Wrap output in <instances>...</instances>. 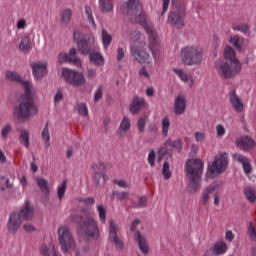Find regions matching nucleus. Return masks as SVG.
<instances>
[{"label": "nucleus", "mask_w": 256, "mask_h": 256, "mask_svg": "<svg viewBox=\"0 0 256 256\" xmlns=\"http://www.w3.org/2000/svg\"><path fill=\"white\" fill-rule=\"evenodd\" d=\"M85 15L87 16V19L91 25L95 28V18H93V8L91 6H85Z\"/></svg>", "instance_id": "43"}, {"label": "nucleus", "mask_w": 256, "mask_h": 256, "mask_svg": "<svg viewBox=\"0 0 256 256\" xmlns=\"http://www.w3.org/2000/svg\"><path fill=\"white\" fill-rule=\"evenodd\" d=\"M58 243L63 253H69L71 249H75V240L69 227L61 226L58 228Z\"/></svg>", "instance_id": "9"}, {"label": "nucleus", "mask_w": 256, "mask_h": 256, "mask_svg": "<svg viewBox=\"0 0 256 256\" xmlns=\"http://www.w3.org/2000/svg\"><path fill=\"white\" fill-rule=\"evenodd\" d=\"M135 239L141 253H143V255H147L149 253V244L147 243L145 237L141 236V233L136 232Z\"/></svg>", "instance_id": "25"}, {"label": "nucleus", "mask_w": 256, "mask_h": 256, "mask_svg": "<svg viewBox=\"0 0 256 256\" xmlns=\"http://www.w3.org/2000/svg\"><path fill=\"white\" fill-rule=\"evenodd\" d=\"M225 239H226V241H229L230 243H231V241H233V239H235V235L233 234V232L231 230L226 231Z\"/></svg>", "instance_id": "62"}, {"label": "nucleus", "mask_w": 256, "mask_h": 256, "mask_svg": "<svg viewBox=\"0 0 256 256\" xmlns=\"http://www.w3.org/2000/svg\"><path fill=\"white\" fill-rule=\"evenodd\" d=\"M171 0H162V15L163 13H167V10L169 9V3Z\"/></svg>", "instance_id": "61"}, {"label": "nucleus", "mask_w": 256, "mask_h": 256, "mask_svg": "<svg viewBox=\"0 0 256 256\" xmlns=\"http://www.w3.org/2000/svg\"><path fill=\"white\" fill-rule=\"evenodd\" d=\"M233 31H240V33H244V35H249V25L248 24H238L235 23L232 25Z\"/></svg>", "instance_id": "39"}, {"label": "nucleus", "mask_w": 256, "mask_h": 256, "mask_svg": "<svg viewBox=\"0 0 256 256\" xmlns=\"http://www.w3.org/2000/svg\"><path fill=\"white\" fill-rule=\"evenodd\" d=\"M145 123H147V118L145 117L140 118L138 121V129L141 133L145 131Z\"/></svg>", "instance_id": "55"}, {"label": "nucleus", "mask_w": 256, "mask_h": 256, "mask_svg": "<svg viewBox=\"0 0 256 256\" xmlns=\"http://www.w3.org/2000/svg\"><path fill=\"white\" fill-rule=\"evenodd\" d=\"M7 81H12L13 83H21L22 87L25 89V94L20 97V105L15 108L14 115L19 121H27L31 117L37 115V106L33 102V84L31 81H23V78L19 73L15 71H7L5 74Z\"/></svg>", "instance_id": "2"}, {"label": "nucleus", "mask_w": 256, "mask_h": 256, "mask_svg": "<svg viewBox=\"0 0 256 256\" xmlns=\"http://www.w3.org/2000/svg\"><path fill=\"white\" fill-rule=\"evenodd\" d=\"M155 158H156L155 150L151 149L148 153V163L149 165H151V167H155Z\"/></svg>", "instance_id": "51"}, {"label": "nucleus", "mask_w": 256, "mask_h": 256, "mask_svg": "<svg viewBox=\"0 0 256 256\" xmlns=\"http://www.w3.org/2000/svg\"><path fill=\"white\" fill-rule=\"evenodd\" d=\"M130 129H131V122L127 119V117H124L120 123V126L116 132V135H118V137H125V135H127V131H129Z\"/></svg>", "instance_id": "28"}, {"label": "nucleus", "mask_w": 256, "mask_h": 256, "mask_svg": "<svg viewBox=\"0 0 256 256\" xmlns=\"http://www.w3.org/2000/svg\"><path fill=\"white\" fill-rule=\"evenodd\" d=\"M77 51L75 48L70 49L69 54L60 53L58 55L59 63H73L75 67H81V59L77 58Z\"/></svg>", "instance_id": "14"}, {"label": "nucleus", "mask_w": 256, "mask_h": 256, "mask_svg": "<svg viewBox=\"0 0 256 256\" xmlns=\"http://www.w3.org/2000/svg\"><path fill=\"white\" fill-rule=\"evenodd\" d=\"M109 239L115 243L117 249H123V241L117 238V225L114 221L110 222Z\"/></svg>", "instance_id": "22"}, {"label": "nucleus", "mask_w": 256, "mask_h": 256, "mask_svg": "<svg viewBox=\"0 0 256 256\" xmlns=\"http://www.w3.org/2000/svg\"><path fill=\"white\" fill-rule=\"evenodd\" d=\"M89 61L96 67H103L105 65V58L99 52H91L89 54Z\"/></svg>", "instance_id": "27"}, {"label": "nucleus", "mask_w": 256, "mask_h": 256, "mask_svg": "<svg viewBox=\"0 0 256 256\" xmlns=\"http://www.w3.org/2000/svg\"><path fill=\"white\" fill-rule=\"evenodd\" d=\"M42 139L44 141V145L46 149H49L51 147V135L49 134V124L46 123L43 131H42Z\"/></svg>", "instance_id": "36"}, {"label": "nucleus", "mask_w": 256, "mask_h": 256, "mask_svg": "<svg viewBox=\"0 0 256 256\" xmlns=\"http://www.w3.org/2000/svg\"><path fill=\"white\" fill-rule=\"evenodd\" d=\"M180 59L188 67L201 65L203 63V48L199 45L185 46L180 51Z\"/></svg>", "instance_id": "5"}, {"label": "nucleus", "mask_w": 256, "mask_h": 256, "mask_svg": "<svg viewBox=\"0 0 256 256\" xmlns=\"http://www.w3.org/2000/svg\"><path fill=\"white\" fill-rule=\"evenodd\" d=\"M120 9L123 15L131 16L130 19L132 23H138L146 29V33L149 37L150 51H152L154 59H157V53H159L160 49L159 40H157V32H155L153 26L149 23V19H147V15L143 11L141 2H139V0H128L123 3Z\"/></svg>", "instance_id": "1"}, {"label": "nucleus", "mask_w": 256, "mask_h": 256, "mask_svg": "<svg viewBox=\"0 0 256 256\" xmlns=\"http://www.w3.org/2000/svg\"><path fill=\"white\" fill-rule=\"evenodd\" d=\"M227 133V130L225 129V126L223 124L216 125V135L217 137H223Z\"/></svg>", "instance_id": "50"}, {"label": "nucleus", "mask_w": 256, "mask_h": 256, "mask_svg": "<svg viewBox=\"0 0 256 256\" xmlns=\"http://www.w3.org/2000/svg\"><path fill=\"white\" fill-rule=\"evenodd\" d=\"M33 77L36 81H41L43 77H46L49 64L46 61L34 62L31 64Z\"/></svg>", "instance_id": "12"}, {"label": "nucleus", "mask_w": 256, "mask_h": 256, "mask_svg": "<svg viewBox=\"0 0 256 256\" xmlns=\"http://www.w3.org/2000/svg\"><path fill=\"white\" fill-rule=\"evenodd\" d=\"M173 149H175L176 151H181V149H183V142H181V140H167L163 147L159 149L158 151V155L160 157V159L162 157H165V155H167V153H169V151H173Z\"/></svg>", "instance_id": "13"}, {"label": "nucleus", "mask_w": 256, "mask_h": 256, "mask_svg": "<svg viewBox=\"0 0 256 256\" xmlns=\"http://www.w3.org/2000/svg\"><path fill=\"white\" fill-rule=\"evenodd\" d=\"M18 49L23 53H27V51H31V49H33V42H31V38L28 35H24L21 38Z\"/></svg>", "instance_id": "26"}, {"label": "nucleus", "mask_w": 256, "mask_h": 256, "mask_svg": "<svg viewBox=\"0 0 256 256\" xmlns=\"http://www.w3.org/2000/svg\"><path fill=\"white\" fill-rule=\"evenodd\" d=\"M40 252L43 256H61L59 253H57V250H55V245L53 244H43L40 247Z\"/></svg>", "instance_id": "30"}, {"label": "nucleus", "mask_w": 256, "mask_h": 256, "mask_svg": "<svg viewBox=\"0 0 256 256\" xmlns=\"http://www.w3.org/2000/svg\"><path fill=\"white\" fill-rule=\"evenodd\" d=\"M185 171L190 177V185L194 191L201 188V175H203V161L201 159H190L186 162Z\"/></svg>", "instance_id": "6"}, {"label": "nucleus", "mask_w": 256, "mask_h": 256, "mask_svg": "<svg viewBox=\"0 0 256 256\" xmlns=\"http://www.w3.org/2000/svg\"><path fill=\"white\" fill-rule=\"evenodd\" d=\"M71 15H73V12L69 8L63 9L60 12V21L62 25H69V21H71Z\"/></svg>", "instance_id": "34"}, {"label": "nucleus", "mask_w": 256, "mask_h": 256, "mask_svg": "<svg viewBox=\"0 0 256 256\" xmlns=\"http://www.w3.org/2000/svg\"><path fill=\"white\" fill-rule=\"evenodd\" d=\"M233 160L242 165L243 171L246 175H251L253 167H251V160L243 154H233Z\"/></svg>", "instance_id": "19"}, {"label": "nucleus", "mask_w": 256, "mask_h": 256, "mask_svg": "<svg viewBox=\"0 0 256 256\" xmlns=\"http://www.w3.org/2000/svg\"><path fill=\"white\" fill-rule=\"evenodd\" d=\"M101 97H103V87H99L95 94H94V100L95 101H99L101 99Z\"/></svg>", "instance_id": "57"}, {"label": "nucleus", "mask_w": 256, "mask_h": 256, "mask_svg": "<svg viewBox=\"0 0 256 256\" xmlns=\"http://www.w3.org/2000/svg\"><path fill=\"white\" fill-rule=\"evenodd\" d=\"M230 43L237 49V51H241V38L238 35H234L230 38Z\"/></svg>", "instance_id": "45"}, {"label": "nucleus", "mask_w": 256, "mask_h": 256, "mask_svg": "<svg viewBox=\"0 0 256 256\" xmlns=\"http://www.w3.org/2000/svg\"><path fill=\"white\" fill-rule=\"evenodd\" d=\"M248 235L252 241H256V225L251 223L248 227Z\"/></svg>", "instance_id": "48"}, {"label": "nucleus", "mask_w": 256, "mask_h": 256, "mask_svg": "<svg viewBox=\"0 0 256 256\" xmlns=\"http://www.w3.org/2000/svg\"><path fill=\"white\" fill-rule=\"evenodd\" d=\"M11 131H13V127H11L10 124H6L1 131V136L3 139H6L7 135H9Z\"/></svg>", "instance_id": "53"}, {"label": "nucleus", "mask_w": 256, "mask_h": 256, "mask_svg": "<svg viewBox=\"0 0 256 256\" xmlns=\"http://www.w3.org/2000/svg\"><path fill=\"white\" fill-rule=\"evenodd\" d=\"M114 183H116L118 187H123L124 189L129 188V183H127L125 180H116Z\"/></svg>", "instance_id": "59"}, {"label": "nucleus", "mask_w": 256, "mask_h": 256, "mask_svg": "<svg viewBox=\"0 0 256 256\" xmlns=\"http://www.w3.org/2000/svg\"><path fill=\"white\" fill-rule=\"evenodd\" d=\"M245 196L247 197L248 201H250V203H255L256 201V193H255V189L251 188V187H246L244 190Z\"/></svg>", "instance_id": "41"}, {"label": "nucleus", "mask_w": 256, "mask_h": 256, "mask_svg": "<svg viewBox=\"0 0 256 256\" xmlns=\"http://www.w3.org/2000/svg\"><path fill=\"white\" fill-rule=\"evenodd\" d=\"M111 41H113V37L111 34L107 33V30L102 29V42L104 49H108L109 45H111Z\"/></svg>", "instance_id": "37"}, {"label": "nucleus", "mask_w": 256, "mask_h": 256, "mask_svg": "<svg viewBox=\"0 0 256 256\" xmlns=\"http://www.w3.org/2000/svg\"><path fill=\"white\" fill-rule=\"evenodd\" d=\"M147 205V198L146 197H140L138 199V203L135 205V207H145Z\"/></svg>", "instance_id": "60"}, {"label": "nucleus", "mask_w": 256, "mask_h": 256, "mask_svg": "<svg viewBox=\"0 0 256 256\" xmlns=\"http://www.w3.org/2000/svg\"><path fill=\"white\" fill-rule=\"evenodd\" d=\"M80 231L85 233L88 239H97L99 237V227H97V222L91 215H86L84 221L80 223Z\"/></svg>", "instance_id": "11"}, {"label": "nucleus", "mask_w": 256, "mask_h": 256, "mask_svg": "<svg viewBox=\"0 0 256 256\" xmlns=\"http://www.w3.org/2000/svg\"><path fill=\"white\" fill-rule=\"evenodd\" d=\"M145 107V99L144 98H139V97H134L131 105H130V111L131 113H139L141 109Z\"/></svg>", "instance_id": "29"}, {"label": "nucleus", "mask_w": 256, "mask_h": 256, "mask_svg": "<svg viewBox=\"0 0 256 256\" xmlns=\"http://www.w3.org/2000/svg\"><path fill=\"white\" fill-rule=\"evenodd\" d=\"M97 211H98V215H99V219H100L101 223H105L106 217H107V209L104 208L103 205H98Z\"/></svg>", "instance_id": "44"}, {"label": "nucleus", "mask_w": 256, "mask_h": 256, "mask_svg": "<svg viewBox=\"0 0 256 256\" xmlns=\"http://www.w3.org/2000/svg\"><path fill=\"white\" fill-rule=\"evenodd\" d=\"M36 183L39 189L42 191V193L49 195L51 189L49 188V182L46 179L39 177L36 179Z\"/></svg>", "instance_id": "33"}, {"label": "nucleus", "mask_w": 256, "mask_h": 256, "mask_svg": "<svg viewBox=\"0 0 256 256\" xmlns=\"http://www.w3.org/2000/svg\"><path fill=\"white\" fill-rule=\"evenodd\" d=\"M78 49L83 55L89 54V51H91V44H89L87 41H79L78 42Z\"/></svg>", "instance_id": "38"}, {"label": "nucleus", "mask_w": 256, "mask_h": 256, "mask_svg": "<svg viewBox=\"0 0 256 256\" xmlns=\"http://www.w3.org/2000/svg\"><path fill=\"white\" fill-rule=\"evenodd\" d=\"M5 187H9V179L5 177H0V189L1 191H5Z\"/></svg>", "instance_id": "56"}, {"label": "nucleus", "mask_w": 256, "mask_h": 256, "mask_svg": "<svg viewBox=\"0 0 256 256\" xmlns=\"http://www.w3.org/2000/svg\"><path fill=\"white\" fill-rule=\"evenodd\" d=\"M77 111L79 115H82V117H87L89 113V110L87 109V105L83 103L77 105Z\"/></svg>", "instance_id": "46"}, {"label": "nucleus", "mask_w": 256, "mask_h": 256, "mask_svg": "<svg viewBox=\"0 0 256 256\" xmlns=\"http://www.w3.org/2000/svg\"><path fill=\"white\" fill-rule=\"evenodd\" d=\"M139 75L140 77H144V79H149L150 75H149V71L147 70L146 67H142L139 71Z\"/></svg>", "instance_id": "58"}, {"label": "nucleus", "mask_w": 256, "mask_h": 256, "mask_svg": "<svg viewBox=\"0 0 256 256\" xmlns=\"http://www.w3.org/2000/svg\"><path fill=\"white\" fill-rule=\"evenodd\" d=\"M16 27H17L18 30L25 29V27H27V20H25L24 18L19 19L16 22Z\"/></svg>", "instance_id": "54"}, {"label": "nucleus", "mask_w": 256, "mask_h": 256, "mask_svg": "<svg viewBox=\"0 0 256 256\" xmlns=\"http://www.w3.org/2000/svg\"><path fill=\"white\" fill-rule=\"evenodd\" d=\"M224 57L227 59V61H230V63H235L237 60V57L235 56V50L231 48V46H226L224 49Z\"/></svg>", "instance_id": "35"}, {"label": "nucleus", "mask_w": 256, "mask_h": 256, "mask_svg": "<svg viewBox=\"0 0 256 256\" xmlns=\"http://www.w3.org/2000/svg\"><path fill=\"white\" fill-rule=\"evenodd\" d=\"M65 191H67V180H64L61 185L57 188V195L59 201H63V197H65Z\"/></svg>", "instance_id": "42"}, {"label": "nucleus", "mask_w": 256, "mask_h": 256, "mask_svg": "<svg viewBox=\"0 0 256 256\" xmlns=\"http://www.w3.org/2000/svg\"><path fill=\"white\" fill-rule=\"evenodd\" d=\"M241 62L235 61L230 63H225L223 61L216 62V71L222 79H232V77H237L238 73H241Z\"/></svg>", "instance_id": "8"}, {"label": "nucleus", "mask_w": 256, "mask_h": 256, "mask_svg": "<svg viewBox=\"0 0 256 256\" xmlns=\"http://www.w3.org/2000/svg\"><path fill=\"white\" fill-rule=\"evenodd\" d=\"M92 169L94 171V181L99 183V179H103L105 182V175H103V172L105 171V164L101 162L94 163L92 165Z\"/></svg>", "instance_id": "24"}, {"label": "nucleus", "mask_w": 256, "mask_h": 256, "mask_svg": "<svg viewBox=\"0 0 256 256\" xmlns=\"http://www.w3.org/2000/svg\"><path fill=\"white\" fill-rule=\"evenodd\" d=\"M61 77L68 83L69 85H73V87H81L85 85V75L83 72H79L77 70L62 68Z\"/></svg>", "instance_id": "10"}, {"label": "nucleus", "mask_w": 256, "mask_h": 256, "mask_svg": "<svg viewBox=\"0 0 256 256\" xmlns=\"http://www.w3.org/2000/svg\"><path fill=\"white\" fill-rule=\"evenodd\" d=\"M168 23L174 26L176 29H183L185 27V21L183 20V14L170 12L168 16Z\"/></svg>", "instance_id": "21"}, {"label": "nucleus", "mask_w": 256, "mask_h": 256, "mask_svg": "<svg viewBox=\"0 0 256 256\" xmlns=\"http://www.w3.org/2000/svg\"><path fill=\"white\" fill-rule=\"evenodd\" d=\"M227 167H229V154L220 152L214 157L213 162L208 165L206 177L208 179L219 177L221 173H225V171H227Z\"/></svg>", "instance_id": "7"}, {"label": "nucleus", "mask_w": 256, "mask_h": 256, "mask_svg": "<svg viewBox=\"0 0 256 256\" xmlns=\"http://www.w3.org/2000/svg\"><path fill=\"white\" fill-rule=\"evenodd\" d=\"M169 127H171V120L168 116H165L162 119V134L164 135V137H167V135H169Z\"/></svg>", "instance_id": "40"}, {"label": "nucleus", "mask_w": 256, "mask_h": 256, "mask_svg": "<svg viewBox=\"0 0 256 256\" xmlns=\"http://www.w3.org/2000/svg\"><path fill=\"white\" fill-rule=\"evenodd\" d=\"M63 92L61 90H58L56 94L54 95V105L57 107L59 103L63 101Z\"/></svg>", "instance_id": "49"}, {"label": "nucleus", "mask_w": 256, "mask_h": 256, "mask_svg": "<svg viewBox=\"0 0 256 256\" xmlns=\"http://www.w3.org/2000/svg\"><path fill=\"white\" fill-rule=\"evenodd\" d=\"M227 243L223 242V241H218L216 242L211 248H210V253L212 255H225V253H227Z\"/></svg>", "instance_id": "23"}, {"label": "nucleus", "mask_w": 256, "mask_h": 256, "mask_svg": "<svg viewBox=\"0 0 256 256\" xmlns=\"http://www.w3.org/2000/svg\"><path fill=\"white\" fill-rule=\"evenodd\" d=\"M29 219H33V206L26 201L20 212L10 214L7 223L8 232L17 233L19 227H21L22 220L29 221Z\"/></svg>", "instance_id": "4"}, {"label": "nucleus", "mask_w": 256, "mask_h": 256, "mask_svg": "<svg viewBox=\"0 0 256 256\" xmlns=\"http://www.w3.org/2000/svg\"><path fill=\"white\" fill-rule=\"evenodd\" d=\"M98 7L102 13H111L113 11V1L99 0Z\"/></svg>", "instance_id": "31"}, {"label": "nucleus", "mask_w": 256, "mask_h": 256, "mask_svg": "<svg viewBox=\"0 0 256 256\" xmlns=\"http://www.w3.org/2000/svg\"><path fill=\"white\" fill-rule=\"evenodd\" d=\"M187 110V95L178 94L174 99V113L175 115H183Z\"/></svg>", "instance_id": "15"}, {"label": "nucleus", "mask_w": 256, "mask_h": 256, "mask_svg": "<svg viewBox=\"0 0 256 256\" xmlns=\"http://www.w3.org/2000/svg\"><path fill=\"white\" fill-rule=\"evenodd\" d=\"M117 199L123 201L124 199H129V193L127 192H120L117 194Z\"/></svg>", "instance_id": "64"}, {"label": "nucleus", "mask_w": 256, "mask_h": 256, "mask_svg": "<svg viewBox=\"0 0 256 256\" xmlns=\"http://www.w3.org/2000/svg\"><path fill=\"white\" fill-rule=\"evenodd\" d=\"M221 189V183L214 182L210 186H208L202 193L200 202L202 205H207L209 200L211 199V195L215 193V191Z\"/></svg>", "instance_id": "17"}, {"label": "nucleus", "mask_w": 256, "mask_h": 256, "mask_svg": "<svg viewBox=\"0 0 256 256\" xmlns=\"http://www.w3.org/2000/svg\"><path fill=\"white\" fill-rule=\"evenodd\" d=\"M194 138L196 143H203V141H205V134L204 132L197 131L194 133Z\"/></svg>", "instance_id": "52"}, {"label": "nucleus", "mask_w": 256, "mask_h": 256, "mask_svg": "<svg viewBox=\"0 0 256 256\" xmlns=\"http://www.w3.org/2000/svg\"><path fill=\"white\" fill-rule=\"evenodd\" d=\"M29 137H30L29 130H27V129L20 130L18 141H19V143H21V145L26 147V149L29 148Z\"/></svg>", "instance_id": "32"}, {"label": "nucleus", "mask_w": 256, "mask_h": 256, "mask_svg": "<svg viewBox=\"0 0 256 256\" xmlns=\"http://www.w3.org/2000/svg\"><path fill=\"white\" fill-rule=\"evenodd\" d=\"M162 174L164 175V179H171V170L169 169V163L164 162L162 168Z\"/></svg>", "instance_id": "47"}, {"label": "nucleus", "mask_w": 256, "mask_h": 256, "mask_svg": "<svg viewBox=\"0 0 256 256\" xmlns=\"http://www.w3.org/2000/svg\"><path fill=\"white\" fill-rule=\"evenodd\" d=\"M236 146L238 149H241V151H251V149H255L256 142L249 136H240L236 140Z\"/></svg>", "instance_id": "16"}, {"label": "nucleus", "mask_w": 256, "mask_h": 256, "mask_svg": "<svg viewBox=\"0 0 256 256\" xmlns=\"http://www.w3.org/2000/svg\"><path fill=\"white\" fill-rule=\"evenodd\" d=\"M172 71L173 73H175V75H177L180 81L188 85V87H193V85H195V80L193 79V76L187 71L181 68H173Z\"/></svg>", "instance_id": "18"}, {"label": "nucleus", "mask_w": 256, "mask_h": 256, "mask_svg": "<svg viewBox=\"0 0 256 256\" xmlns=\"http://www.w3.org/2000/svg\"><path fill=\"white\" fill-rule=\"evenodd\" d=\"M130 53L138 63L151 65V56L145 50V36L139 32L132 33Z\"/></svg>", "instance_id": "3"}, {"label": "nucleus", "mask_w": 256, "mask_h": 256, "mask_svg": "<svg viewBox=\"0 0 256 256\" xmlns=\"http://www.w3.org/2000/svg\"><path fill=\"white\" fill-rule=\"evenodd\" d=\"M229 101L232 105L233 109L237 111V113H243L244 104L241 100V97L237 95V92L235 90H231L229 93Z\"/></svg>", "instance_id": "20"}, {"label": "nucleus", "mask_w": 256, "mask_h": 256, "mask_svg": "<svg viewBox=\"0 0 256 256\" xmlns=\"http://www.w3.org/2000/svg\"><path fill=\"white\" fill-rule=\"evenodd\" d=\"M24 231H26V233H33V231H35V226L31 225V224H25L23 226Z\"/></svg>", "instance_id": "63"}]
</instances>
